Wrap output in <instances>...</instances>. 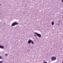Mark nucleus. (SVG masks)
<instances>
[{
    "instance_id": "4",
    "label": "nucleus",
    "mask_w": 63,
    "mask_h": 63,
    "mask_svg": "<svg viewBox=\"0 0 63 63\" xmlns=\"http://www.w3.org/2000/svg\"><path fill=\"white\" fill-rule=\"evenodd\" d=\"M32 42H33V41L31 40H29L28 41V44H31V43Z\"/></svg>"
},
{
    "instance_id": "5",
    "label": "nucleus",
    "mask_w": 63,
    "mask_h": 63,
    "mask_svg": "<svg viewBox=\"0 0 63 63\" xmlns=\"http://www.w3.org/2000/svg\"><path fill=\"white\" fill-rule=\"evenodd\" d=\"M0 48H4V47L2 46H0Z\"/></svg>"
},
{
    "instance_id": "3",
    "label": "nucleus",
    "mask_w": 63,
    "mask_h": 63,
    "mask_svg": "<svg viewBox=\"0 0 63 63\" xmlns=\"http://www.w3.org/2000/svg\"><path fill=\"white\" fill-rule=\"evenodd\" d=\"M17 24H18V23L16 22H15L12 24V26H15V25H17Z\"/></svg>"
},
{
    "instance_id": "11",
    "label": "nucleus",
    "mask_w": 63,
    "mask_h": 63,
    "mask_svg": "<svg viewBox=\"0 0 63 63\" xmlns=\"http://www.w3.org/2000/svg\"><path fill=\"white\" fill-rule=\"evenodd\" d=\"M61 1L62 2H63V0H62Z\"/></svg>"
},
{
    "instance_id": "6",
    "label": "nucleus",
    "mask_w": 63,
    "mask_h": 63,
    "mask_svg": "<svg viewBox=\"0 0 63 63\" xmlns=\"http://www.w3.org/2000/svg\"><path fill=\"white\" fill-rule=\"evenodd\" d=\"M51 24L52 25H54V22H52L51 23Z\"/></svg>"
},
{
    "instance_id": "13",
    "label": "nucleus",
    "mask_w": 63,
    "mask_h": 63,
    "mask_svg": "<svg viewBox=\"0 0 63 63\" xmlns=\"http://www.w3.org/2000/svg\"><path fill=\"white\" fill-rule=\"evenodd\" d=\"M62 63H63V62Z\"/></svg>"
},
{
    "instance_id": "9",
    "label": "nucleus",
    "mask_w": 63,
    "mask_h": 63,
    "mask_svg": "<svg viewBox=\"0 0 63 63\" xmlns=\"http://www.w3.org/2000/svg\"><path fill=\"white\" fill-rule=\"evenodd\" d=\"M5 56H7L8 55V54H5Z\"/></svg>"
},
{
    "instance_id": "10",
    "label": "nucleus",
    "mask_w": 63,
    "mask_h": 63,
    "mask_svg": "<svg viewBox=\"0 0 63 63\" xmlns=\"http://www.w3.org/2000/svg\"><path fill=\"white\" fill-rule=\"evenodd\" d=\"M0 59H2V57L1 56H0Z\"/></svg>"
},
{
    "instance_id": "2",
    "label": "nucleus",
    "mask_w": 63,
    "mask_h": 63,
    "mask_svg": "<svg viewBox=\"0 0 63 63\" xmlns=\"http://www.w3.org/2000/svg\"><path fill=\"white\" fill-rule=\"evenodd\" d=\"M51 59L52 60H53V61H54V60H55L56 59V57H52L51 58Z\"/></svg>"
},
{
    "instance_id": "8",
    "label": "nucleus",
    "mask_w": 63,
    "mask_h": 63,
    "mask_svg": "<svg viewBox=\"0 0 63 63\" xmlns=\"http://www.w3.org/2000/svg\"><path fill=\"white\" fill-rule=\"evenodd\" d=\"M32 44H34V42H33V41L32 42Z\"/></svg>"
},
{
    "instance_id": "1",
    "label": "nucleus",
    "mask_w": 63,
    "mask_h": 63,
    "mask_svg": "<svg viewBox=\"0 0 63 63\" xmlns=\"http://www.w3.org/2000/svg\"><path fill=\"white\" fill-rule=\"evenodd\" d=\"M34 33L35 34H36V35L38 37H39V38H41V35L39 34L36 32H34Z\"/></svg>"
},
{
    "instance_id": "7",
    "label": "nucleus",
    "mask_w": 63,
    "mask_h": 63,
    "mask_svg": "<svg viewBox=\"0 0 63 63\" xmlns=\"http://www.w3.org/2000/svg\"><path fill=\"white\" fill-rule=\"evenodd\" d=\"M3 61H0V63H3Z\"/></svg>"
},
{
    "instance_id": "12",
    "label": "nucleus",
    "mask_w": 63,
    "mask_h": 63,
    "mask_svg": "<svg viewBox=\"0 0 63 63\" xmlns=\"http://www.w3.org/2000/svg\"><path fill=\"white\" fill-rule=\"evenodd\" d=\"M34 36H36V35H34Z\"/></svg>"
}]
</instances>
